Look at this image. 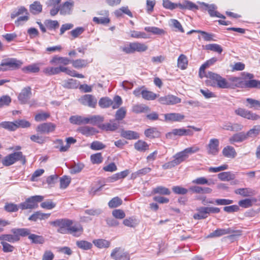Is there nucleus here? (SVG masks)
<instances>
[{
  "label": "nucleus",
  "instance_id": "nucleus-1",
  "mask_svg": "<svg viewBox=\"0 0 260 260\" xmlns=\"http://www.w3.org/2000/svg\"><path fill=\"white\" fill-rule=\"evenodd\" d=\"M206 77L208 78L206 83L210 86L222 89L228 88L229 87L228 81L218 74L208 72Z\"/></svg>",
  "mask_w": 260,
  "mask_h": 260
},
{
  "label": "nucleus",
  "instance_id": "nucleus-2",
  "mask_svg": "<svg viewBox=\"0 0 260 260\" xmlns=\"http://www.w3.org/2000/svg\"><path fill=\"white\" fill-rule=\"evenodd\" d=\"M122 104V99L119 95H116L113 100L108 97H104L102 98L99 101V105L102 108H107L112 106L113 109H115L118 108Z\"/></svg>",
  "mask_w": 260,
  "mask_h": 260
},
{
  "label": "nucleus",
  "instance_id": "nucleus-3",
  "mask_svg": "<svg viewBox=\"0 0 260 260\" xmlns=\"http://www.w3.org/2000/svg\"><path fill=\"white\" fill-rule=\"evenodd\" d=\"M44 200V197L42 196H34L28 198L24 202L19 205L21 210L34 209L38 207V203Z\"/></svg>",
  "mask_w": 260,
  "mask_h": 260
},
{
  "label": "nucleus",
  "instance_id": "nucleus-4",
  "mask_svg": "<svg viewBox=\"0 0 260 260\" xmlns=\"http://www.w3.org/2000/svg\"><path fill=\"white\" fill-rule=\"evenodd\" d=\"M121 49L125 53L131 54L135 52H144L148 49V46L144 43L137 42L131 43L128 45L121 47Z\"/></svg>",
  "mask_w": 260,
  "mask_h": 260
},
{
  "label": "nucleus",
  "instance_id": "nucleus-5",
  "mask_svg": "<svg viewBox=\"0 0 260 260\" xmlns=\"http://www.w3.org/2000/svg\"><path fill=\"white\" fill-rule=\"evenodd\" d=\"M51 224L54 226L58 227L57 232L59 233L68 234L70 226L73 224V221L69 219H59L52 221Z\"/></svg>",
  "mask_w": 260,
  "mask_h": 260
},
{
  "label": "nucleus",
  "instance_id": "nucleus-6",
  "mask_svg": "<svg viewBox=\"0 0 260 260\" xmlns=\"http://www.w3.org/2000/svg\"><path fill=\"white\" fill-rule=\"evenodd\" d=\"M235 113L236 114L248 120H257L260 119L259 115L243 108H239L235 110Z\"/></svg>",
  "mask_w": 260,
  "mask_h": 260
},
{
  "label": "nucleus",
  "instance_id": "nucleus-7",
  "mask_svg": "<svg viewBox=\"0 0 260 260\" xmlns=\"http://www.w3.org/2000/svg\"><path fill=\"white\" fill-rule=\"evenodd\" d=\"M219 141L218 139L213 138L209 140L206 146L207 153L209 155H216L219 151Z\"/></svg>",
  "mask_w": 260,
  "mask_h": 260
},
{
  "label": "nucleus",
  "instance_id": "nucleus-8",
  "mask_svg": "<svg viewBox=\"0 0 260 260\" xmlns=\"http://www.w3.org/2000/svg\"><path fill=\"white\" fill-rule=\"evenodd\" d=\"M83 105L94 108L97 104L96 98L91 94H85L78 100Z\"/></svg>",
  "mask_w": 260,
  "mask_h": 260
},
{
  "label": "nucleus",
  "instance_id": "nucleus-9",
  "mask_svg": "<svg viewBox=\"0 0 260 260\" xmlns=\"http://www.w3.org/2000/svg\"><path fill=\"white\" fill-rule=\"evenodd\" d=\"M22 64V62L16 58H11L2 60V66H7L8 70H15L19 68Z\"/></svg>",
  "mask_w": 260,
  "mask_h": 260
},
{
  "label": "nucleus",
  "instance_id": "nucleus-10",
  "mask_svg": "<svg viewBox=\"0 0 260 260\" xmlns=\"http://www.w3.org/2000/svg\"><path fill=\"white\" fill-rule=\"evenodd\" d=\"M111 256L115 260H129L128 253L120 247L114 249L111 253Z\"/></svg>",
  "mask_w": 260,
  "mask_h": 260
},
{
  "label": "nucleus",
  "instance_id": "nucleus-11",
  "mask_svg": "<svg viewBox=\"0 0 260 260\" xmlns=\"http://www.w3.org/2000/svg\"><path fill=\"white\" fill-rule=\"evenodd\" d=\"M239 233V231H235L232 228L227 229H217L214 232L211 233L208 236V238L219 237L225 235L234 234Z\"/></svg>",
  "mask_w": 260,
  "mask_h": 260
},
{
  "label": "nucleus",
  "instance_id": "nucleus-12",
  "mask_svg": "<svg viewBox=\"0 0 260 260\" xmlns=\"http://www.w3.org/2000/svg\"><path fill=\"white\" fill-rule=\"evenodd\" d=\"M56 125L51 123L47 122L39 124L36 128L37 132L41 134H48L53 132L55 128Z\"/></svg>",
  "mask_w": 260,
  "mask_h": 260
},
{
  "label": "nucleus",
  "instance_id": "nucleus-13",
  "mask_svg": "<svg viewBox=\"0 0 260 260\" xmlns=\"http://www.w3.org/2000/svg\"><path fill=\"white\" fill-rule=\"evenodd\" d=\"M228 81V88H235V87H244V81L240 77H231Z\"/></svg>",
  "mask_w": 260,
  "mask_h": 260
},
{
  "label": "nucleus",
  "instance_id": "nucleus-14",
  "mask_svg": "<svg viewBox=\"0 0 260 260\" xmlns=\"http://www.w3.org/2000/svg\"><path fill=\"white\" fill-rule=\"evenodd\" d=\"M119 126V122H117L115 120H110L108 123L99 124L98 127L105 131H115Z\"/></svg>",
  "mask_w": 260,
  "mask_h": 260
},
{
  "label": "nucleus",
  "instance_id": "nucleus-15",
  "mask_svg": "<svg viewBox=\"0 0 260 260\" xmlns=\"http://www.w3.org/2000/svg\"><path fill=\"white\" fill-rule=\"evenodd\" d=\"M74 3L72 0H69L59 6L60 14L66 15L70 14L74 6Z\"/></svg>",
  "mask_w": 260,
  "mask_h": 260
},
{
  "label": "nucleus",
  "instance_id": "nucleus-16",
  "mask_svg": "<svg viewBox=\"0 0 260 260\" xmlns=\"http://www.w3.org/2000/svg\"><path fill=\"white\" fill-rule=\"evenodd\" d=\"M31 95V88L29 86L24 87L18 95V100L21 104H25Z\"/></svg>",
  "mask_w": 260,
  "mask_h": 260
},
{
  "label": "nucleus",
  "instance_id": "nucleus-17",
  "mask_svg": "<svg viewBox=\"0 0 260 260\" xmlns=\"http://www.w3.org/2000/svg\"><path fill=\"white\" fill-rule=\"evenodd\" d=\"M202 5L204 6L206 9L208 10V13L211 17H217L218 18H221L224 19L225 17L222 14H220L216 11L217 9L216 6L214 4L208 5L204 2L201 3Z\"/></svg>",
  "mask_w": 260,
  "mask_h": 260
},
{
  "label": "nucleus",
  "instance_id": "nucleus-18",
  "mask_svg": "<svg viewBox=\"0 0 260 260\" xmlns=\"http://www.w3.org/2000/svg\"><path fill=\"white\" fill-rule=\"evenodd\" d=\"M185 118V116L178 113H171L165 114L166 121L180 122Z\"/></svg>",
  "mask_w": 260,
  "mask_h": 260
},
{
  "label": "nucleus",
  "instance_id": "nucleus-19",
  "mask_svg": "<svg viewBox=\"0 0 260 260\" xmlns=\"http://www.w3.org/2000/svg\"><path fill=\"white\" fill-rule=\"evenodd\" d=\"M246 133L243 132L236 133L229 138V141L231 144L242 142L247 140Z\"/></svg>",
  "mask_w": 260,
  "mask_h": 260
},
{
  "label": "nucleus",
  "instance_id": "nucleus-20",
  "mask_svg": "<svg viewBox=\"0 0 260 260\" xmlns=\"http://www.w3.org/2000/svg\"><path fill=\"white\" fill-rule=\"evenodd\" d=\"M83 232V229L80 224H75L70 226L68 233L72 235L73 236L78 237L80 236Z\"/></svg>",
  "mask_w": 260,
  "mask_h": 260
},
{
  "label": "nucleus",
  "instance_id": "nucleus-21",
  "mask_svg": "<svg viewBox=\"0 0 260 260\" xmlns=\"http://www.w3.org/2000/svg\"><path fill=\"white\" fill-rule=\"evenodd\" d=\"M235 193L244 197H250L255 194L254 190L250 188H241L235 190Z\"/></svg>",
  "mask_w": 260,
  "mask_h": 260
},
{
  "label": "nucleus",
  "instance_id": "nucleus-22",
  "mask_svg": "<svg viewBox=\"0 0 260 260\" xmlns=\"http://www.w3.org/2000/svg\"><path fill=\"white\" fill-rule=\"evenodd\" d=\"M11 155L12 161L14 164L16 162L20 161L22 165H25L26 162L25 156L21 151H17L10 154Z\"/></svg>",
  "mask_w": 260,
  "mask_h": 260
},
{
  "label": "nucleus",
  "instance_id": "nucleus-23",
  "mask_svg": "<svg viewBox=\"0 0 260 260\" xmlns=\"http://www.w3.org/2000/svg\"><path fill=\"white\" fill-rule=\"evenodd\" d=\"M50 216V213H43L40 211H37L29 217L28 220L33 221H36L38 220H44L48 218Z\"/></svg>",
  "mask_w": 260,
  "mask_h": 260
},
{
  "label": "nucleus",
  "instance_id": "nucleus-24",
  "mask_svg": "<svg viewBox=\"0 0 260 260\" xmlns=\"http://www.w3.org/2000/svg\"><path fill=\"white\" fill-rule=\"evenodd\" d=\"M222 153L224 156L231 158H235L237 155V152L235 148L229 145L223 148Z\"/></svg>",
  "mask_w": 260,
  "mask_h": 260
},
{
  "label": "nucleus",
  "instance_id": "nucleus-25",
  "mask_svg": "<svg viewBox=\"0 0 260 260\" xmlns=\"http://www.w3.org/2000/svg\"><path fill=\"white\" fill-rule=\"evenodd\" d=\"M78 131L86 136L93 135L98 132L95 128L89 126H81L78 128Z\"/></svg>",
  "mask_w": 260,
  "mask_h": 260
},
{
  "label": "nucleus",
  "instance_id": "nucleus-26",
  "mask_svg": "<svg viewBox=\"0 0 260 260\" xmlns=\"http://www.w3.org/2000/svg\"><path fill=\"white\" fill-rule=\"evenodd\" d=\"M197 213H195L193 217L194 219H203L208 217L206 207H201L197 209Z\"/></svg>",
  "mask_w": 260,
  "mask_h": 260
},
{
  "label": "nucleus",
  "instance_id": "nucleus-27",
  "mask_svg": "<svg viewBox=\"0 0 260 260\" xmlns=\"http://www.w3.org/2000/svg\"><path fill=\"white\" fill-rule=\"evenodd\" d=\"M121 136L128 140L137 139L139 138V134L132 131L122 130L121 132Z\"/></svg>",
  "mask_w": 260,
  "mask_h": 260
},
{
  "label": "nucleus",
  "instance_id": "nucleus-28",
  "mask_svg": "<svg viewBox=\"0 0 260 260\" xmlns=\"http://www.w3.org/2000/svg\"><path fill=\"white\" fill-rule=\"evenodd\" d=\"M144 135L146 137L152 139L159 137L160 136V133L157 130V128L150 127L145 131Z\"/></svg>",
  "mask_w": 260,
  "mask_h": 260
},
{
  "label": "nucleus",
  "instance_id": "nucleus-29",
  "mask_svg": "<svg viewBox=\"0 0 260 260\" xmlns=\"http://www.w3.org/2000/svg\"><path fill=\"white\" fill-rule=\"evenodd\" d=\"M20 238L16 234H3L0 235V240L2 241H8L11 243L18 241Z\"/></svg>",
  "mask_w": 260,
  "mask_h": 260
},
{
  "label": "nucleus",
  "instance_id": "nucleus-30",
  "mask_svg": "<svg viewBox=\"0 0 260 260\" xmlns=\"http://www.w3.org/2000/svg\"><path fill=\"white\" fill-rule=\"evenodd\" d=\"M177 6L182 9H188L190 10L198 9V6L189 1H184L182 3L177 4Z\"/></svg>",
  "mask_w": 260,
  "mask_h": 260
},
{
  "label": "nucleus",
  "instance_id": "nucleus-31",
  "mask_svg": "<svg viewBox=\"0 0 260 260\" xmlns=\"http://www.w3.org/2000/svg\"><path fill=\"white\" fill-rule=\"evenodd\" d=\"M173 162L178 165L188 158L183 150L177 153L174 156Z\"/></svg>",
  "mask_w": 260,
  "mask_h": 260
},
{
  "label": "nucleus",
  "instance_id": "nucleus-32",
  "mask_svg": "<svg viewBox=\"0 0 260 260\" xmlns=\"http://www.w3.org/2000/svg\"><path fill=\"white\" fill-rule=\"evenodd\" d=\"M134 147L138 151L145 152L149 149V145L144 141L139 140L135 143Z\"/></svg>",
  "mask_w": 260,
  "mask_h": 260
},
{
  "label": "nucleus",
  "instance_id": "nucleus-33",
  "mask_svg": "<svg viewBox=\"0 0 260 260\" xmlns=\"http://www.w3.org/2000/svg\"><path fill=\"white\" fill-rule=\"evenodd\" d=\"M188 65V59L186 55L181 54L177 60L178 67L181 70H185L187 68Z\"/></svg>",
  "mask_w": 260,
  "mask_h": 260
},
{
  "label": "nucleus",
  "instance_id": "nucleus-34",
  "mask_svg": "<svg viewBox=\"0 0 260 260\" xmlns=\"http://www.w3.org/2000/svg\"><path fill=\"white\" fill-rule=\"evenodd\" d=\"M246 101L248 104L246 106L249 108L257 110L260 109V101L251 98H247Z\"/></svg>",
  "mask_w": 260,
  "mask_h": 260
},
{
  "label": "nucleus",
  "instance_id": "nucleus-35",
  "mask_svg": "<svg viewBox=\"0 0 260 260\" xmlns=\"http://www.w3.org/2000/svg\"><path fill=\"white\" fill-rule=\"evenodd\" d=\"M11 232L13 234H16L18 236V238H20V236L25 237L28 236L30 234V231L28 229L21 228V229H12Z\"/></svg>",
  "mask_w": 260,
  "mask_h": 260
},
{
  "label": "nucleus",
  "instance_id": "nucleus-36",
  "mask_svg": "<svg viewBox=\"0 0 260 260\" xmlns=\"http://www.w3.org/2000/svg\"><path fill=\"white\" fill-rule=\"evenodd\" d=\"M71 63L74 68L76 69H80L86 67L88 63L87 60L82 59H78L71 60Z\"/></svg>",
  "mask_w": 260,
  "mask_h": 260
},
{
  "label": "nucleus",
  "instance_id": "nucleus-37",
  "mask_svg": "<svg viewBox=\"0 0 260 260\" xmlns=\"http://www.w3.org/2000/svg\"><path fill=\"white\" fill-rule=\"evenodd\" d=\"M22 70L24 73L26 74L36 73L39 72L40 68L38 64L34 63L23 67Z\"/></svg>",
  "mask_w": 260,
  "mask_h": 260
},
{
  "label": "nucleus",
  "instance_id": "nucleus-38",
  "mask_svg": "<svg viewBox=\"0 0 260 260\" xmlns=\"http://www.w3.org/2000/svg\"><path fill=\"white\" fill-rule=\"evenodd\" d=\"M152 193L154 194H159L161 195H169L171 193V191L166 187L159 186L153 188Z\"/></svg>",
  "mask_w": 260,
  "mask_h": 260
},
{
  "label": "nucleus",
  "instance_id": "nucleus-39",
  "mask_svg": "<svg viewBox=\"0 0 260 260\" xmlns=\"http://www.w3.org/2000/svg\"><path fill=\"white\" fill-rule=\"evenodd\" d=\"M260 132V125H255L246 133L247 139L255 138Z\"/></svg>",
  "mask_w": 260,
  "mask_h": 260
},
{
  "label": "nucleus",
  "instance_id": "nucleus-40",
  "mask_svg": "<svg viewBox=\"0 0 260 260\" xmlns=\"http://www.w3.org/2000/svg\"><path fill=\"white\" fill-rule=\"evenodd\" d=\"M141 94L143 99L146 100H153L158 96V95L152 91L143 90L141 91Z\"/></svg>",
  "mask_w": 260,
  "mask_h": 260
},
{
  "label": "nucleus",
  "instance_id": "nucleus-41",
  "mask_svg": "<svg viewBox=\"0 0 260 260\" xmlns=\"http://www.w3.org/2000/svg\"><path fill=\"white\" fill-rule=\"evenodd\" d=\"M255 199H245L239 201V205L244 208H249L252 206L253 202H256Z\"/></svg>",
  "mask_w": 260,
  "mask_h": 260
},
{
  "label": "nucleus",
  "instance_id": "nucleus-42",
  "mask_svg": "<svg viewBox=\"0 0 260 260\" xmlns=\"http://www.w3.org/2000/svg\"><path fill=\"white\" fill-rule=\"evenodd\" d=\"M0 127L11 131H14L17 129L15 122L4 121L0 123Z\"/></svg>",
  "mask_w": 260,
  "mask_h": 260
},
{
  "label": "nucleus",
  "instance_id": "nucleus-43",
  "mask_svg": "<svg viewBox=\"0 0 260 260\" xmlns=\"http://www.w3.org/2000/svg\"><path fill=\"white\" fill-rule=\"evenodd\" d=\"M78 81L73 79H70L63 82V86L68 88H77L78 86Z\"/></svg>",
  "mask_w": 260,
  "mask_h": 260
},
{
  "label": "nucleus",
  "instance_id": "nucleus-44",
  "mask_svg": "<svg viewBox=\"0 0 260 260\" xmlns=\"http://www.w3.org/2000/svg\"><path fill=\"white\" fill-rule=\"evenodd\" d=\"M206 50H211L219 54L221 53L223 51L222 47L217 44H210L205 46Z\"/></svg>",
  "mask_w": 260,
  "mask_h": 260
},
{
  "label": "nucleus",
  "instance_id": "nucleus-45",
  "mask_svg": "<svg viewBox=\"0 0 260 260\" xmlns=\"http://www.w3.org/2000/svg\"><path fill=\"white\" fill-rule=\"evenodd\" d=\"M42 10V6L39 2H35L30 5V11L33 14H38L41 12Z\"/></svg>",
  "mask_w": 260,
  "mask_h": 260
},
{
  "label": "nucleus",
  "instance_id": "nucleus-46",
  "mask_svg": "<svg viewBox=\"0 0 260 260\" xmlns=\"http://www.w3.org/2000/svg\"><path fill=\"white\" fill-rule=\"evenodd\" d=\"M76 245L79 248L85 250L91 249L92 246L91 243L84 240L77 241Z\"/></svg>",
  "mask_w": 260,
  "mask_h": 260
},
{
  "label": "nucleus",
  "instance_id": "nucleus-47",
  "mask_svg": "<svg viewBox=\"0 0 260 260\" xmlns=\"http://www.w3.org/2000/svg\"><path fill=\"white\" fill-rule=\"evenodd\" d=\"M184 128H175L173 129L171 132H169L166 134V137L167 138H172V136H185L184 133Z\"/></svg>",
  "mask_w": 260,
  "mask_h": 260
},
{
  "label": "nucleus",
  "instance_id": "nucleus-48",
  "mask_svg": "<svg viewBox=\"0 0 260 260\" xmlns=\"http://www.w3.org/2000/svg\"><path fill=\"white\" fill-rule=\"evenodd\" d=\"M76 140L73 137H68L66 139L67 144L65 146H61L59 148L60 152L67 151L70 147L71 144H73L76 142Z\"/></svg>",
  "mask_w": 260,
  "mask_h": 260
},
{
  "label": "nucleus",
  "instance_id": "nucleus-49",
  "mask_svg": "<svg viewBox=\"0 0 260 260\" xmlns=\"http://www.w3.org/2000/svg\"><path fill=\"white\" fill-rule=\"evenodd\" d=\"M218 177L221 181H230L234 178V175L230 172H224L219 173Z\"/></svg>",
  "mask_w": 260,
  "mask_h": 260
},
{
  "label": "nucleus",
  "instance_id": "nucleus-50",
  "mask_svg": "<svg viewBox=\"0 0 260 260\" xmlns=\"http://www.w3.org/2000/svg\"><path fill=\"white\" fill-rule=\"evenodd\" d=\"M93 243L95 246L100 248H107L110 246V242L104 239L94 240L93 241Z\"/></svg>",
  "mask_w": 260,
  "mask_h": 260
},
{
  "label": "nucleus",
  "instance_id": "nucleus-51",
  "mask_svg": "<svg viewBox=\"0 0 260 260\" xmlns=\"http://www.w3.org/2000/svg\"><path fill=\"white\" fill-rule=\"evenodd\" d=\"M123 223L126 226L134 228L138 224V222L135 218L134 217H131L124 219Z\"/></svg>",
  "mask_w": 260,
  "mask_h": 260
},
{
  "label": "nucleus",
  "instance_id": "nucleus-52",
  "mask_svg": "<svg viewBox=\"0 0 260 260\" xmlns=\"http://www.w3.org/2000/svg\"><path fill=\"white\" fill-rule=\"evenodd\" d=\"M145 30L154 35H162L165 34L164 29L154 26H147L144 28Z\"/></svg>",
  "mask_w": 260,
  "mask_h": 260
},
{
  "label": "nucleus",
  "instance_id": "nucleus-53",
  "mask_svg": "<svg viewBox=\"0 0 260 260\" xmlns=\"http://www.w3.org/2000/svg\"><path fill=\"white\" fill-rule=\"evenodd\" d=\"M19 205H17L14 203H6L4 206V209L8 212H15L18 211Z\"/></svg>",
  "mask_w": 260,
  "mask_h": 260
},
{
  "label": "nucleus",
  "instance_id": "nucleus-54",
  "mask_svg": "<svg viewBox=\"0 0 260 260\" xmlns=\"http://www.w3.org/2000/svg\"><path fill=\"white\" fill-rule=\"evenodd\" d=\"M244 87L248 88H260V81L256 80H250L244 81Z\"/></svg>",
  "mask_w": 260,
  "mask_h": 260
},
{
  "label": "nucleus",
  "instance_id": "nucleus-55",
  "mask_svg": "<svg viewBox=\"0 0 260 260\" xmlns=\"http://www.w3.org/2000/svg\"><path fill=\"white\" fill-rule=\"evenodd\" d=\"M217 61L216 57H212L210 59L207 60L204 64H203L200 68V73L201 72H204L205 70L209 67L210 66L214 64Z\"/></svg>",
  "mask_w": 260,
  "mask_h": 260
},
{
  "label": "nucleus",
  "instance_id": "nucleus-56",
  "mask_svg": "<svg viewBox=\"0 0 260 260\" xmlns=\"http://www.w3.org/2000/svg\"><path fill=\"white\" fill-rule=\"evenodd\" d=\"M28 239L35 244H43L44 242V239L42 236L34 234H30Z\"/></svg>",
  "mask_w": 260,
  "mask_h": 260
},
{
  "label": "nucleus",
  "instance_id": "nucleus-57",
  "mask_svg": "<svg viewBox=\"0 0 260 260\" xmlns=\"http://www.w3.org/2000/svg\"><path fill=\"white\" fill-rule=\"evenodd\" d=\"M149 110V107L144 105H136L133 107V112L136 113L146 112Z\"/></svg>",
  "mask_w": 260,
  "mask_h": 260
},
{
  "label": "nucleus",
  "instance_id": "nucleus-58",
  "mask_svg": "<svg viewBox=\"0 0 260 260\" xmlns=\"http://www.w3.org/2000/svg\"><path fill=\"white\" fill-rule=\"evenodd\" d=\"M90 120H91V124L98 126L99 124H101V122H103L104 120V118L103 116L96 115H92L90 116Z\"/></svg>",
  "mask_w": 260,
  "mask_h": 260
},
{
  "label": "nucleus",
  "instance_id": "nucleus-59",
  "mask_svg": "<svg viewBox=\"0 0 260 260\" xmlns=\"http://www.w3.org/2000/svg\"><path fill=\"white\" fill-rule=\"evenodd\" d=\"M130 34L131 37L134 38L147 39L149 38L148 35L144 32L136 30H131L130 31Z\"/></svg>",
  "mask_w": 260,
  "mask_h": 260
},
{
  "label": "nucleus",
  "instance_id": "nucleus-60",
  "mask_svg": "<svg viewBox=\"0 0 260 260\" xmlns=\"http://www.w3.org/2000/svg\"><path fill=\"white\" fill-rule=\"evenodd\" d=\"M126 109L124 107H121L116 112L115 114V121L122 120L126 115Z\"/></svg>",
  "mask_w": 260,
  "mask_h": 260
},
{
  "label": "nucleus",
  "instance_id": "nucleus-61",
  "mask_svg": "<svg viewBox=\"0 0 260 260\" xmlns=\"http://www.w3.org/2000/svg\"><path fill=\"white\" fill-rule=\"evenodd\" d=\"M70 122L73 124H83V116L80 115L72 116L69 118Z\"/></svg>",
  "mask_w": 260,
  "mask_h": 260
},
{
  "label": "nucleus",
  "instance_id": "nucleus-62",
  "mask_svg": "<svg viewBox=\"0 0 260 260\" xmlns=\"http://www.w3.org/2000/svg\"><path fill=\"white\" fill-rule=\"evenodd\" d=\"M122 201L119 197H115L111 200L109 203L108 205L110 208H116L122 204Z\"/></svg>",
  "mask_w": 260,
  "mask_h": 260
},
{
  "label": "nucleus",
  "instance_id": "nucleus-63",
  "mask_svg": "<svg viewBox=\"0 0 260 260\" xmlns=\"http://www.w3.org/2000/svg\"><path fill=\"white\" fill-rule=\"evenodd\" d=\"M90 159L91 162L94 164H101L103 160L101 153H97L92 154L90 156Z\"/></svg>",
  "mask_w": 260,
  "mask_h": 260
},
{
  "label": "nucleus",
  "instance_id": "nucleus-64",
  "mask_svg": "<svg viewBox=\"0 0 260 260\" xmlns=\"http://www.w3.org/2000/svg\"><path fill=\"white\" fill-rule=\"evenodd\" d=\"M71 182V178L68 176H64L60 179V187L61 188H67Z\"/></svg>",
  "mask_w": 260,
  "mask_h": 260
}]
</instances>
